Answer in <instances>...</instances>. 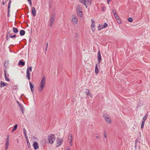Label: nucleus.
I'll use <instances>...</instances> for the list:
<instances>
[{
  "instance_id": "50",
  "label": "nucleus",
  "mask_w": 150,
  "mask_h": 150,
  "mask_svg": "<svg viewBox=\"0 0 150 150\" xmlns=\"http://www.w3.org/2000/svg\"><path fill=\"white\" fill-rule=\"evenodd\" d=\"M111 0H107V2L108 4L109 5V4L110 1Z\"/></svg>"
},
{
  "instance_id": "49",
  "label": "nucleus",
  "mask_w": 150,
  "mask_h": 150,
  "mask_svg": "<svg viewBox=\"0 0 150 150\" xmlns=\"http://www.w3.org/2000/svg\"><path fill=\"white\" fill-rule=\"evenodd\" d=\"M117 20H118V21H117L118 23H119L120 24L121 22L120 20V19H119Z\"/></svg>"
},
{
  "instance_id": "27",
  "label": "nucleus",
  "mask_w": 150,
  "mask_h": 150,
  "mask_svg": "<svg viewBox=\"0 0 150 150\" xmlns=\"http://www.w3.org/2000/svg\"><path fill=\"white\" fill-rule=\"evenodd\" d=\"M17 124H16L14 126L13 129L12 130V131L13 132L14 130H16L17 129Z\"/></svg>"
},
{
  "instance_id": "23",
  "label": "nucleus",
  "mask_w": 150,
  "mask_h": 150,
  "mask_svg": "<svg viewBox=\"0 0 150 150\" xmlns=\"http://www.w3.org/2000/svg\"><path fill=\"white\" fill-rule=\"evenodd\" d=\"M13 32L14 33H17L18 32V30L17 28L15 27L13 28Z\"/></svg>"
},
{
  "instance_id": "52",
  "label": "nucleus",
  "mask_w": 150,
  "mask_h": 150,
  "mask_svg": "<svg viewBox=\"0 0 150 150\" xmlns=\"http://www.w3.org/2000/svg\"><path fill=\"white\" fill-rule=\"evenodd\" d=\"M4 74H5H5H6V69H4Z\"/></svg>"
},
{
  "instance_id": "13",
  "label": "nucleus",
  "mask_w": 150,
  "mask_h": 150,
  "mask_svg": "<svg viewBox=\"0 0 150 150\" xmlns=\"http://www.w3.org/2000/svg\"><path fill=\"white\" fill-rule=\"evenodd\" d=\"M33 146L35 150H36L39 148L38 144L36 142H35L33 143Z\"/></svg>"
},
{
  "instance_id": "57",
  "label": "nucleus",
  "mask_w": 150,
  "mask_h": 150,
  "mask_svg": "<svg viewBox=\"0 0 150 150\" xmlns=\"http://www.w3.org/2000/svg\"><path fill=\"white\" fill-rule=\"evenodd\" d=\"M67 150H70V149H68Z\"/></svg>"
},
{
  "instance_id": "46",
  "label": "nucleus",
  "mask_w": 150,
  "mask_h": 150,
  "mask_svg": "<svg viewBox=\"0 0 150 150\" xmlns=\"http://www.w3.org/2000/svg\"><path fill=\"white\" fill-rule=\"evenodd\" d=\"M91 29H92V31L94 32L95 31V27H91Z\"/></svg>"
},
{
  "instance_id": "59",
  "label": "nucleus",
  "mask_w": 150,
  "mask_h": 150,
  "mask_svg": "<svg viewBox=\"0 0 150 150\" xmlns=\"http://www.w3.org/2000/svg\"><path fill=\"white\" fill-rule=\"evenodd\" d=\"M17 142L18 143V141H17Z\"/></svg>"
},
{
  "instance_id": "51",
  "label": "nucleus",
  "mask_w": 150,
  "mask_h": 150,
  "mask_svg": "<svg viewBox=\"0 0 150 150\" xmlns=\"http://www.w3.org/2000/svg\"><path fill=\"white\" fill-rule=\"evenodd\" d=\"M48 45V42H47L46 44V47H47Z\"/></svg>"
},
{
  "instance_id": "55",
  "label": "nucleus",
  "mask_w": 150,
  "mask_h": 150,
  "mask_svg": "<svg viewBox=\"0 0 150 150\" xmlns=\"http://www.w3.org/2000/svg\"><path fill=\"white\" fill-rule=\"evenodd\" d=\"M96 137V139H98V138L99 137H98V136H97Z\"/></svg>"
},
{
  "instance_id": "24",
  "label": "nucleus",
  "mask_w": 150,
  "mask_h": 150,
  "mask_svg": "<svg viewBox=\"0 0 150 150\" xmlns=\"http://www.w3.org/2000/svg\"><path fill=\"white\" fill-rule=\"evenodd\" d=\"M26 140L27 145L28 147L29 148H30L31 147V146L30 144V143L29 142L28 139H26Z\"/></svg>"
},
{
  "instance_id": "11",
  "label": "nucleus",
  "mask_w": 150,
  "mask_h": 150,
  "mask_svg": "<svg viewBox=\"0 0 150 150\" xmlns=\"http://www.w3.org/2000/svg\"><path fill=\"white\" fill-rule=\"evenodd\" d=\"M62 139L59 138H58L57 139V146H60L62 144Z\"/></svg>"
},
{
  "instance_id": "43",
  "label": "nucleus",
  "mask_w": 150,
  "mask_h": 150,
  "mask_svg": "<svg viewBox=\"0 0 150 150\" xmlns=\"http://www.w3.org/2000/svg\"><path fill=\"white\" fill-rule=\"evenodd\" d=\"M10 38V36H9L7 35V36H6V39H7V40H8Z\"/></svg>"
},
{
  "instance_id": "12",
  "label": "nucleus",
  "mask_w": 150,
  "mask_h": 150,
  "mask_svg": "<svg viewBox=\"0 0 150 150\" xmlns=\"http://www.w3.org/2000/svg\"><path fill=\"white\" fill-rule=\"evenodd\" d=\"M97 57L98 58V62L100 63L101 60V56L100 51L99 50L98 52Z\"/></svg>"
},
{
  "instance_id": "58",
  "label": "nucleus",
  "mask_w": 150,
  "mask_h": 150,
  "mask_svg": "<svg viewBox=\"0 0 150 150\" xmlns=\"http://www.w3.org/2000/svg\"><path fill=\"white\" fill-rule=\"evenodd\" d=\"M100 28H102V26H100Z\"/></svg>"
},
{
  "instance_id": "25",
  "label": "nucleus",
  "mask_w": 150,
  "mask_h": 150,
  "mask_svg": "<svg viewBox=\"0 0 150 150\" xmlns=\"http://www.w3.org/2000/svg\"><path fill=\"white\" fill-rule=\"evenodd\" d=\"M148 117L147 115L146 114V115L143 117L142 121H144V122H145L146 119L147 118V117Z\"/></svg>"
},
{
  "instance_id": "6",
  "label": "nucleus",
  "mask_w": 150,
  "mask_h": 150,
  "mask_svg": "<svg viewBox=\"0 0 150 150\" xmlns=\"http://www.w3.org/2000/svg\"><path fill=\"white\" fill-rule=\"evenodd\" d=\"M72 135L71 134H69L68 136V141L70 144V146L72 145Z\"/></svg>"
},
{
  "instance_id": "15",
  "label": "nucleus",
  "mask_w": 150,
  "mask_h": 150,
  "mask_svg": "<svg viewBox=\"0 0 150 150\" xmlns=\"http://www.w3.org/2000/svg\"><path fill=\"white\" fill-rule=\"evenodd\" d=\"M26 78L29 80L30 79V73L29 72V71H28V69H27L26 71Z\"/></svg>"
},
{
  "instance_id": "35",
  "label": "nucleus",
  "mask_w": 150,
  "mask_h": 150,
  "mask_svg": "<svg viewBox=\"0 0 150 150\" xmlns=\"http://www.w3.org/2000/svg\"><path fill=\"white\" fill-rule=\"evenodd\" d=\"M28 1L29 4L30 6H31L32 5L31 0H28Z\"/></svg>"
},
{
  "instance_id": "54",
  "label": "nucleus",
  "mask_w": 150,
  "mask_h": 150,
  "mask_svg": "<svg viewBox=\"0 0 150 150\" xmlns=\"http://www.w3.org/2000/svg\"><path fill=\"white\" fill-rule=\"evenodd\" d=\"M2 4L4 5L5 4V3L4 1H3V2H2Z\"/></svg>"
},
{
  "instance_id": "5",
  "label": "nucleus",
  "mask_w": 150,
  "mask_h": 150,
  "mask_svg": "<svg viewBox=\"0 0 150 150\" xmlns=\"http://www.w3.org/2000/svg\"><path fill=\"white\" fill-rule=\"evenodd\" d=\"M71 21L74 25H76L77 24L78 19L76 15H73L72 16Z\"/></svg>"
},
{
  "instance_id": "32",
  "label": "nucleus",
  "mask_w": 150,
  "mask_h": 150,
  "mask_svg": "<svg viewBox=\"0 0 150 150\" xmlns=\"http://www.w3.org/2000/svg\"><path fill=\"white\" fill-rule=\"evenodd\" d=\"M128 21L129 22H132L133 21V19L131 17H129L128 18Z\"/></svg>"
},
{
  "instance_id": "17",
  "label": "nucleus",
  "mask_w": 150,
  "mask_h": 150,
  "mask_svg": "<svg viewBox=\"0 0 150 150\" xmlns=\"http://www.w3.org/2000/svg\"><path fill=\"white\" fill-rule=\"evenodd\" d=\"M9 62L8 60L6 61L4 63V66L6 69L8 68Z\"/></svg>"
},
{
  "instance_id": "34",
  "label": "nucleus",
  "mask_w": 150,
  "mask_h": 150,
  "mask_svg": "<svg viewBox=\"0 0 150 150\" xmlns=\"http://www.w3.org/2000/svg\"><path fill=\"white\" fill-rule=\"evenodd\" d=\"M103 134H104V136L105 138H107V135H106V132H105V131H104L103 132Z\"/></svg>"
},
{
  "instance_id": "26",
  "label": "nucleus",
  "mask_w": 150,
  "mask_h": 150,
  "mask_svg": "<svg viewBox=\"0 0 150 150\" xmlns=\"http://www.w3.org/2000/svg\"><path fill=\"white\" fill-rule=\"evenodd\" d=\"M92 23L91 24V27H94L95 25L94 24V20H91Z\"/></svg>"
},
{
  "instance_id": "45",
  "label": "nucleus",
  "mask_w": 150,
  "mask_h": 150,
  "mask_svg": "<svg viewBox=\"0 0 150 150\" xmlns=\"http://www.w3.org/2000/svg\"><path fill=\"white\" fill-rule=\"evenodd\" d=\"M138 142V140H136L135 141V147H137V142Z\"/></svg>"
},
{
  "instance_id": "56",
  "label": "nucleus",
  "mask_w": 150,
  "mask_h": 150,
  "mask_svg": "<svg viewBox=\"0 0 150 150\" xmlns=\"http://www.w3.org/2000/svg\"><path fill=\"white\" fill-rule=\"evenodd\" d=\"M22 113H23V109H22Z\"/></svg>"
},
{
  "instance_id": "30",
  "label": "nucleus",
  "mask_w": 150,
  "mask_h": 150,
  "mask_svg": "<svg viewBox=\"0 0 150 150\" xmlns=\"http://www.w3.org/2000/svg\"><path fill=\"white\" fill-rule=\"evenodd\" d=\"M145 123V122L142 121V123L141 125V128L142 129L144 126V125Z\"/></svg>"
},
{
  "instance_id": "33",
  "label": "nucleus",
  "mask_w": 150,
  "mask_h": 150,
  "mask_svg": "<svg viewBox=\"0 0 150 150\" xmlns=\"http://www.w3.org/2000/svg\"><path fill=\"white\" fill-rule=\"evenodd\" d=\"M17 102L19 106L21 108V110H22V108L20 103L18 101H17Z\"/></svg>"
},
{
  "instance_id": "1",
  "label": "nucleus",
  "mask_w": 150,
  "mask_h": 150,
  "mask_svg": "<svg viewBox=\"0 0 150 150\" xmlns=\"http://www.w3.org/2000/svg\"><path fill=\"white\" fill-rule=\"evenodd\" d=\"M45 77L44 76L41 81V83L40 84V86L39 88V91L41 92L43 90L45 86Z\"/></svg>"
},
{
  "instance_id": "9",
  "label": "nucleus",
  "mask_w": 150,
  "mask_h": 150,
  "mask_svg": "<svg viewBox=\"0 0 150 150\" xmlns=\"http://www.w3.org/2000/svg\"><path fill=\"white\" fill-rule=\"evenodd\" d=\"M9 145V136L8 135L6 140L5 145V150H7Z\"/></svg>"
},
{
  "instance_id": "16",
  "label": "nucleus",
  "mask_w": 150,
  "mask_h": 150,
  "mask_svg": "<svg viewBox=\"0 0 150 150\" xmlns=\"http://www.w3.org/2000/svg\"><path fill=\"white\" fill-rule=\"evenodd\" d=\"M32 13L34 16H35L36 15V10L35 8L34 7H33L32 8V10H31Z\"/></svg>"
},
{
  "instance_id": "20",
  "label": "nucleus",
  "mask_w": 150,
  "mask_h": 150,
  "mask_svg": "<svg viewBox=\"0 0 150 150\" xmlns=\"http://www.w3.org/2000/svg\"><path fill=\"white\" fill-rule=\"evenodd\" d=\"M1 87H3L7 85V83L3 82L2 81H1Z\"/></svg>"
},
{
  "instance_id": "42",
  "label": "nucleus",
  "mask_w": 150,
  "mask_h": 150,
  "mask_svg": "<svg viewBox=\"0 0 150 150\" xmlns=\"http://www.w3.org/2000/svg\"><path fill=\"white\" fill-rule=\"evenodd\" d=\"M75 37L76 38H78L79 37V35L77 33L75 34Z\"/></svg>"
},
{
  "instance_id": "19",
  "label": "nucleus",
  "mask_w": 150,
  "mask_h": 150,
  "mask_svg": "<svg viewBox=\"0 0 150 150\" xmlns=\"http://www.w3.org/2000/svg\"><path fill=\"white\" fill-rule=\"evenodd\" d=\"M85 93H86V95L87 96H90L91 98H92V95L89 93V91L88 89H86V91H85Z\"/></svg>"
},
{
  "instance_id": "38",
  "label": "nucleus",
  "mask_w": 150,
  "mask_h": 150,
  "mask_svg": "<svg viewBox=\"0 0 150 150\" xmlns=\"http://www.w3.org/2000/svg\"><path fill=\"white\" fill-rule=\"evenodd\" d=\"M16 35H11L10 36V38H15V37H16Z\"/></svg>"
},
{
  "instance_id": "31",
  "label": "nucleus",
  "mask_w": 150,
  "mask_h": 150,
  "mask_svg": "<svg viewBox=\"0 0 150 150\" xmlns=\"http://www.w3.org/2000/svg\"><path fill=\"white\" fill-rule=\"evenodd\" d=\"M11 1H9V2H8V9H10V6H11Z\"/></svg>"
},
{
  "instance_id": "40",
  "label": "nucleus",
  "mask_w": 150,
  "mask_h": 150,
  "mask_svg": "<svg viewBox=\"0 0 150 150\" xmlns=\"http://www.w3.org/2000/svg\"><path fill=\"white\" fill-rule=\"evenodd\" d=\"M33 139L35 141H36L38 140L37 138L35 137H33Z\"/></svg>"
},
{
  "instance_id": "53",
  "label": "nucleus",
  "mask_w": 150,
  "mask_h": 150,
  "mask_svg": "<svg viewBox=\"0 0 150 150\" xmlns=\"http://www.w3.org/2000/svg\"><path fill=\"white\" fill-rule=\"evenodd\" d=\"M47 47H45V52H46L47 51Z\"/></svg>"
},
{
  "instance_id": "41",
  "label": "nucleus",
  "mask_w": 150,
  "mask_h": 150,
  "mask_svg": "<svg viewBox=\"0 0 150 150\" xmlns=\"http://www.w3.org/2000/svg\"><path fill=\"white\" fill-rule=\"evenodd\" d=\"M106 9V7L105 6H103L102 7V9L103 11H105Z\"/></svg>"
},
{
  "instance_id": "47",
  "label": "nucleus",
  "mask_w": 150,
  "mask_h": 150,
  "mask_svg": "<svg viewBox=\"0 0 150 150\" xmlns=\"http://www.w3.org/2000/svg\"><path fill=\"white\" fill-rule=\"evenodd\" d=\"M112 12L114 14H115V13H117L115 12V10L114 9H113L112 10Z\"/></svg>"
},
{
  "instance_id": "29",
  "label": "nucleus",
  "mask_w": 150,
  "mask_h": 150,
  "mask_svg": "<svg viewBox=\"0 0 150 150\" xmlns=\"http://www.w3.org/2000/svg\"><path fill=\"white\" fill-rule=\"evenodd\" d=\"M5 78L6 80L7 81H10V79L8 78V77L7 76L6 74H5Z\"/></svg>"
},
{
  "instance_id": "2",
  "label": "nucleus",
  "mask_w": 150,
  "mask_h": 150,
  "mask_svg": "<svg viewBox=\"0 0 150 150\" xmlns=\"http://www.w3.org/2000/svg\"><path fill=\"white\" fill-rule=\"evenodd\" d=\"M91 1L92 0H90L89 2V0H79V2L84 4L86 8H87L89 6L91 5Z\"/></svg>"
},
{
  "instance_id": "7",
  "label": "nucleus",
  "mask_w": 150,
  "mask_h": 150,
  "mask_svg": "<svg viewBox=\"0 0 150 150\" xmlns=\"http://www.w3.org/2000/svg\"><path fill=\"white\" fill-rule=\"evenodd\" d=\"M55 18V17L54 15L52 14L50 17V22L49 23V25L50 27H51L54 23V21Z\"/></svg>"
},
{
  "instance_id": "48",
  "label": "nucleus",
  "mask_w": 150,
  "mask_h": 150,
  "mask_svg": "<svg viewBox=\"0 0 150 150\" xmlns=\"http://www.w3.org/2000/svg\"><path fill=\"white\" fill-rule=\"evenodd\" d=\"M23 133H26V130L25 129V128H23Z\"/></svg>"
},
{
  "instance_id": "21",
  "label": "nucleus",
  "mask_w": 150,
  "mask_h": 150,
  "mask_svg": "<svg viewBox=\"0 0 150 150\" xmlns=\"http://www.w3.org/2000/svg\"><path fill=\"white\" fill-rule=\"evenodd\" d=\"M20 34L21 36H23L25 35V32L23 30H21L20 32Z\"/></svg>"
},
{
  "instance_id": "3",
  "label": "nucleus",
  "mask_w": 150,
  "mask_h": 150,
  "mask_svg": "<svg viewBox=\"0 0 150 150\" xmlns=\"http://www.w3.org/2000/svg\"><path fill=\"white\" fill-rule=\"evenodd\" d=\"M55 139V137L54 134H50L48 137V140L49 143L52 144L53 143L54 140Z\"/></svg>"
},
{
  "instance_id": "37",
  "label": "nucleus",
  "mask_w": 150,
  "mask_h": 150,
  "mask_svg": "<svg viewBox=\"0 0 150 150\" xmlns=\"http://www.w3.org/2000/svg\"><path fill=\"white\" fill-rule=\"evenodd\" d=\"M24 136H25V138L26 139H26H28V136H27V135L26 134V133H24Z\"/></svg>"
},
{
  "instance_id": "8",
  "label": "nucleus",
  "mask_w": 150,
  "mask_h": 150,
  "mask_svg": "<svg viewBox=\"0 0 150 150\" xmlns=\"http://www.w3.org/2000/svg\"><path fill=\"white\" fill-rule=\"evenodd\" d=\"M105 120L106 121L109 123H111V120L110 117L108 115H105L103 116Z\"/></svg>"
},
{
  "instance_id": "14",
  "label": "nucleus",
  "mask_w": 150,
  "mask_h": 150,
  "mask_svg": "<svg viewBox=\"0 0 150 150\" xmlns=\"http://www.w3.org/2000/svg\"><path fill=\"white\" fill-rule=\"evenodd\" d=\"M30 86L31 89V92L33 93L34 92V85L30 82H29Z\"/></svg>"
},
{
  "instance_id": "10",
  "label": "nucleus",
  "mask_w": 150,
  "mask_h": 150,
  "mask_svg": "<svg viewBox=\"0 0 150 150\" xmlns=\"http://www.w3.org/2000/svg\"><path fill=\"white\" fill-rule=\"evenodd\" d=\"M108 26V24L106 23H105L103 25H99V27L98 28V30H100L103 28L106 27Z\"/></svg>"
},
{
  "instance_id": "28",
  "label": "nucleus",
  "mask_w": 150,
  "mask_h": 150,
  "mask_svg": "<svg viewBox=\"0 0 150 150\" xmlns=\"http://www.w3.org/2000/svg\"><path fill=\"white\" fill-rule=\"evenodd\" d=\"M114 15L116 19H117V20L119 19V18H118L119 17H118V15L117 14V13H115V14H114Z\"/></svg>"
},
{
  "instance_id": "36",
  "label": "nucleus",
  "mask_w": 150,
  "mask_h": 150,
  "mask_svg": "<svg viewBox=\"0 0 150 150\" xmlns=\"http://www.w3.org/2000/svg\"><path fill=\"white\" fill-rule=\"evenodd\" d=\"M27 69H28V71H30V72L32 71V67L30 66L28 67Z\"/></svg>"
},
{
  "instance_id": "18",
  "label": "nucleus",
  "mask_w": 150,
  "mask_h": 150,
  "mask_svg": "<svg viewBox=\"0 0 150 150\" xmlns=\"http://www.w3.org/2000/svg\"><path fill=\"white\" fill-rule=\"evenodd\" d=\"M18 65H19L24 66L25 65V62L23 61L22 60H20L19 61V62L18 63Z\"/></svg>"
},
{
  "instance_id": "39",
  "label": "nucleus",
  "mask_w": 150,
  "mask_h": 150,
  "mask_svg": "<svg viewBox=\"0 0 150 150\" xmlns=\"http://www.w3.org/2000/svg\"><path fill=\"white\" fill-rule=\"evenodd\" d=\"M11 31H9L8 33L7 34V35H8L9 36H11Z\"/></svg>"
},
{
  "instance_id": "22",
  "label": "nucleus",
  "mask_w": 150,
  "mask_h": 150,
  "mask_svg": "<svg viewBox=\"0 0 150 150\" xmlns=\"http://www.w3.org/2000/svg\"><path fill=\"white\" fill-rule=\"evenodd\" d=\"M98 72H99V70H98V67L97 64H96V66H95V72L96 74H98Z\"/></svg>"
},
{
  "instance_id": "44",
  "label": "nucleus",
  "mask_w": 150,
  "mask_h": 150,
  "mask_svg": "<svg viewBox=\"0 0 150 150\" xmlns=\"http://www.w3.org/2000/svg\"><path fill=\"white\" fill-rule=\"evenodd\" d=\"M9 11H10V9H8V15L7 16L8 17L9 16Z\"/></svg>"
},
{
  "instance_id": "4",
  "label": "nucleus",
  "mask_w": 150,
  "mask_h": 150,
  "mask_svg": "<svg viewBox=\"0 0 150 150\" xmlns=\"http://www.w3.org/2000/svg\"><path fill=\"white\" fill-rule=\"evenodd\" d=\"M82 8L80 6H78L76 9V12L77 15L80 17H82L83 15Z\"/></svg>"
}]
</instances>
